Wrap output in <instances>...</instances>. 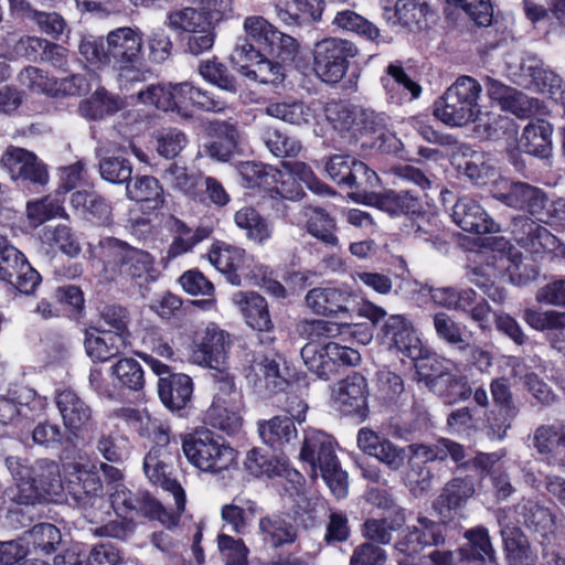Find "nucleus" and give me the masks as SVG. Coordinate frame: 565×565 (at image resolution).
<instances>
[{
	"mask_svg": "<svg viewBox=\"0 0 565 565\" xmlns=\"http://www.w3.org/2000/svg\"><path fill=\"white\" fill-rule=\"evenodd\" d=\"M100 253L106 279L115 280L119 276H125L140 286L154 281V258L148 252L117 238L106 237L100 241Z\"/></svg>",
	"mask_w": 565,
	"mask_h": 565,
	"instance_id": "1",
	"label": "nucleus"
},
{
	"mask_svg": "<svg viewBox=\"0 0 565 565\" xmlns=\"http://www.w3.org/2000/svg\"><path fill=\"white\" fill-rule=\"evenodd\" d=\"M300 458L310 465L312 479L318 477L319 471L323 481L337 498L347 495L348 476L340 468L331 436L320 430H307L300 450Z\"/></svg>",
	"mask_w": 565,
	"mask_h": 565,
	"instance_id": "2",
	"label": "nucleus"
},
{
	"mask_svg": "<svg viewBox=\"0 0 565 565\" xmlns=\"http://www.w3.org/2000/svg\"><path fill=\"white\" fill-rule=\"evenodd\" d=\"M482 87L470 76H460L434 104V115L449 127H462L478 119Z\"/></svg>",
	"mask_w": 565,
	"mask_h": 565,
	"instance_id": "3",
	"label": "nucleus"
},
{
	"mask_svg": "<svg viewBox=\"0 0 565 565\" xmlns=\"http://www.w3.org/2000/svg\"><path fill=\"white\" fill-rule=\"evenodd\" d=\"M66 490L90 523L103 521L108 510L103 484L94 463L71 462L65 468Z\"/></svg>",
	"mask_w": 565,
	"mask_h": 565,
	"instance_id": "4",
	"label": "nucleus"
},
{
	"mask_svg": "<svg viewBox=\"0 0 565 565\" xmlns=\"http://www.w3.org/2000/svg\"><path fill=\"white\" fill-rule=\"evenodd\" d=\"M182 451L194 468L205 473L220 475L237 465V451L210 430L186 435Z\"/></svg>",
	"mask_w": 565,
	"mask_h": 565,
	"instance_id": "5",
	"label": "nucleus"
},
{
	"mask_svg": "<svg viewBox=\"0 0 565 565\" xmlns=\"http://www.w3.org/2000/svg\"><path fill=\"white\" fill-rule=\"evenodd\" d=\"M493 198L505 206L524 212L540 223L554 218L553 203L545 191L526 182L503 180L492 190Z\"/></svg>",
	"mask_w": 565,
	"mask_h": 565,
	"instance_id": "6",
	"label": "nucleus"
},
{
	"mask_svg": "<svg viewBox=\"0 0 565 565\" xmlns=\"http://www.w3.org/2000/svg\"><path fill=\"white\" fill-rule=\"evenodd\" d=\"M243 30L246 41L267 55L275 56L282 62L294 61L299 51V44L292 36L281 33L264 17L250 15L244 19Z\"/></svg>",
	"mask_w": 565,
	"mask_h": 565,
	"instance_id": "7",
	"label": "nucleus"
},
{
	"mask_svg": "<svg viewBox=\"0 0 565 565\" xmlns=\"http://www.w3.org/2000/svg\"><path fill=\"white\" fill-rule=\"evenodd\" d=\"M358 53L355 45L347 40L327 38L315 44L313 71L327 84L339 83L347 74L349 60Z\"/></svg>",
	"mask_w": 565,
	"mask_h": 565,
	"instance_id": "8",
	"label": "nucleus"
},
{
	"mask_svg": "<svg viewBox=\"0 0 565 565\" xmlns=\"http://www.w3.org/2000/svg\"><path fill=\"white\" fill-rule=\"evenodd\" d=\"M301 358L307 369L322 380L337 374L341 365H355L361 359L356 350L332 341L307 343L301 350Z\"/></svg>",
	"mask_w": 565,
	"mask_h": 565,
	"instance_id": "9",
	"label": "nucleus"
},
{
	"mask_svg": "<svg viewBox=\"0 0 565 565\" xmlns=\"http://www.w3.org/2000/svg\"><path fill=\"white\" fill-rule=\"evenodd\" d=\"M110 505L118 516L142 515L150 520H157L162 525L171 527L177 525L178 516L168 511L159 501L146 492L132 493L124 484H116L110 494Z\"/></svg>",
	"mask_w": 565,
	"mask_h": 565,
	"instance_id": "10",
	"label": "nucleus"
},
{
	"mask_svg": "<svg viewBox=\"0 0 565 565\" xmlns=\"http://www.w3.org/2000/svg\"><path fill=\"white\" fill-rule=\"evenodd\" d=\"M242 175L250 188H259L268 192L271 199L296 201L302 196V189L298 180L273 167L258 163H246Z\"/></svg>",
	"mask_w": 565,
	"mask_h": 565,
	"instance_id": "11",
	"label": "nucleus"
},
{
	"mask_svg": "<svg viewBox=\"0 0 565 565\" xmlns=\"http://www.w3.org/2000/svg\"><path fill=\"white\" fill-rule=\"evenodd\" d=\"M252 43H236L232 61L239 67L245 77L262 84H279L284 81L285 72L280 63L265 56Z\"/></svg>",
	"mask_w": 565,
	"mask_h": 565,
	"instance_id": "12",
	"label": "nucleus"
},
{
	"mask_svg": "<svg viewBox=\"0 0 565 565\" xmlns=\"http://www.w3.org/2000/svg\"><path fill=\"white\" fill-rule=\"evenodd\" d=\"M171 460L172 455L167 447L156 446L145 457L143 471L151 483L171 493L175 504L173 512L179 518L185 508V492L172 477Z\"/></svg>",
	"mask_w": 565,
	"mask_h": 565,
	"instance_id": "13",
	"label": "nucleus"
},
{
	"mask_svg": "<svg viewBox=\"0 0 565 565\" xmlns=\"http://www.w3.org/2000/svg\"><path fill=\"white\" fill-rule=\"evenodd\" d=\"M195 86L189 82L179 84L151 85L138 92L143 104L153 105L163 111H175L181 116L189 115L193 106Z\"/></svg>",
	"mask_w": 565,
	"mask_h": 565,
	"instance_id": "14",
	"label": "nucleus"
},
{
	"mask_svg": "<svg viewBox=\"0 0 565 565\" xmlns=\"http://www.w3.org/2000/svg\"><path fill=\"white\" fill-rule=\"evenodd\" d=\"M356 444L361 451L375 458L391 471H399L405 466L407 447H401L367 427L358 431Z\"/></svg>",
	"mask_w": 565,
	"mask_h": 565,
	"instance_id": "15",
	"label": "nucleus"
},
{
	"mask_svg": "<svg viewBox=\"0 0 565 565\" xmlns=\"http://www.w3.org/2000/svg\"><path fill=\"white\" fill-rule=\"evenodd\" d=\"M230 348V335L216 324H209L195 341L190 360L198 365L221 370Z\"/></svg>",
	"mask_w": 565,
	"mask_h": 565,
	"instance_id": "16",
	"label": "nucleus"
},
{
	"mask_svg": "<svg viewBox=\"0 0 565 565\" xmlns=\"http://www.w3.org/2000/svg\"><path fill=\"white\" fill-rule=\"evenodd\" d=\"M382 337L384 342L405 356L416 360L422 356L423 344L415 333L413 323L403 315H392L383 323Z\"/></svg>",
	"mask_w": 565,
	"mask_h": 565,
	"instance_id": "17",
	"label": "nucleus"
},
{
	"mask_svg": "<svg viewBox=\"0 0 565 565\" xmlns=\"http://www.w3.org/2000/svg\"><path fill=\"white\" fill-rule=\"evenodd\" d=\"M444 542V526L426 516H418L417 525L408 526L399 535L395 548L403 554L415 555L428 546H438Z\"/></svg>",
	"mask_w": 565,
	"mask_h": 565,
	"instance_id": "18",
	"label": "nucleus"
},
{
	"mask_svg": "<svg viewBox=\"0 0 565 565\" xmlns=\"http://www.w3.org/2000/svg\"><path fill=\"white\" fill-rule=\"evenodd\" d=\"M12 180L30 181L36 184H45L49 179L45 167L38 157L23 148L9 147L0 160Z\"/></svg>",
	"mask_w": 565,
	"mask_h": 565,
	"instance_id": "19",
	"label": "nucleus"
},
{
	"mask_svg": "<svg viewBox=\"0 0 565 565\" xmlns=\"http://www.w3.org/2000/svg\"><path fill=\"white\" fill-rule=\"evenodd\" d=\"M509 70L512 81L518 85L525 87L534 85L539 90L551 95L556 94L562 87L561 76L544 67V63L535 56L524 58L515 70L511 66Z\"/></svg>",
	"mask_w": 565,
	"mask_h": 565,
	"instance_id": "20",
	"label": "nucleus"
},
{
	"mask_svg": "<svg viewBox=\"0 0 565 565\" xmlns=\"http://www.w3.org/2000/svg\"><path fill=\"white\" fill-rule=\"evenodd\" d=\"M6 465L13 484L6 490V495L20 505H34L45 501L36 483L32 481V470L18 457H9Z\"/></svg>",
	"mask_w": 565,
	"mask_h": 565,
	"instance_id": "21",
	"label": "nucleus"
},
{
	"mask_svg": "<svg viewBox=\"0 0 565 565\" xmlns=\"http://www.w3.org/2000/svg\"><path fill=\"white\" fill-rule=\"evenodd\" d=\"M207 257L211 264L226 275L233 286L242 285V278L248 276L253 262L243 248L226 243L214 245Z\"/></svg>",
	"mask_w": 565,
	"mask_h": 565,
	"instance_id": "22",
	"label": "nucleus"
},
{
	"mask_svg": "<svg viewBox=\"0 0 565 565\" xmlns=\"http://www.w3.org/2000/svg\"><path fill=\"white\" fill-rule=\"evenodd\" d=\"M367 395L366 380L358 373L340 381L333 390V398L340 411L361 418L367 415Z\"/></svg>",
	"mask_w": 565,
	"mask_h": 565,
	"instance_id": "23",
	"label": "nucleus"
},
{
	"mask_svg": "<svg viewBox=\"0 0 565 565\" xmlns=\"http://www.w3.org/2000/svg\"><path fill=\"white\" fill-rule=\"evenodd\" d=\"M106 46L109 65L135 64L141 52L142 38L135 29L118 28L107 34Z\"/></svg>",
	"mask_w": 565,
	"mask_h": 565,
	"instance_id": "24",
	"label": "nucleus"
},
{
	"mask_svg": "<svg viewBox=\"0 0 565 565\" xmlns=\"http://www.w3.org/2000/svg\"><path fill=\"white\" fill-rule=\"evenodd\" d=\"M55 404L64 428L74 436L83 431L93 418L90 406L72 390L58 392Z\"/></svg>",
	"mask_w": 565,
	"mask_h": 565,
	"instance_id": "25",
	"label": "nucleus"
},
{
	"mask_svg": "<svg viewBox=\"0 0 565 565\" xmlns=\"http://www.w3.org/2000/svg\"><path fill=\"white\" fill-rule=\"evenodd\" d=\"M512 234L516 243L533 255L552 249L556 243V237L547 228L525 216L513 218Z\"/></svg>",
	"mask_w": 565,
	"mask_h": 565,
	"instance_id": "26",
	"label": "nucleus"
},
{
	"mask_svg": "<svg viewBox=\"0 0 565 565\" xmlns=\"http://www.w3.org/2000/svg\"><path fill=\"white\" fill-rule=\"evenodd\" d=\"M246 379L259 394L264 395L274 394L286 384L280 375L275 353L257 354L249 365Z\"/></svg>",
	"mask_w": 565,
	"mask_h": 565,
	"instance_id": "27",
	"label": "nucleus"
},
{
	"mask_svg": "<svg viewBox=\"0 0 565 565\" xmlns=\"http://www.w3.org/2000/svg\"><path fill=\"white\" fill-rule=\"evenodd\" d=\"M130 344L125 333L111 330H86L84 347L87 355L95 362H106L119 355Z\"/></svg>",
	"mask_w": 565,
	"mask_h": 565,
	"instance_id": "28",
	"label": "nucleus"
},
{
	"mask_svg": "<svg viewBox=\"0 0 565 565\" xmlns=\"http://www.w3.org/2000/svg\"><path fill=\"white\" fill-rule=\"evenodd\" d=\"M355 297L347 287L313 288L306 296L307 306L318 315L349 312Z\"/></svg>",
	"mask_w": 565,
	"mask_h": 565,
	"instance_id": "29",
	"label": "nucleus"
},
{
	"mask_svg": "<svg viewBox=\"0 0 565 565\" xmlns=\"http://www.w3.org/2000/svg\"><path fill=\"white\" fill-rule=\"evenodd\" d=\"M454 222L463 231L473 234H488L498 231V225L484 209L473 199L460 198L452 209Z\"/></svg>",
	"mask_w": 565,
	"mask_h": 565,
	"instance_id": "30",
	"label": "nucleus"
},
{
	"mask_svg": "<svg viewBox=\"0 0 565 565\" xmlns=\"http://www.w3.org/2000/svg\"><path fill=\"white\" fill-rule=\"evenodd\" d=\"M232 302L243 315L246 323L259 332H268L274 328L266 300L253 291H236Z\"/></svg>",
	"mask_w": 565,
	"mask_h": 565,
	"instance_id": "31",
	"label": "nucleus"
},
{
	"mask_svg": "<svg viewBox=\"0 0 565 565\" xmlns=\"http://www.w3.org/2000/svg\"><path fill=\"white\" fill-rule=\"evenodd\" d=\"M463 537L467 543L459 548L462 561L469 564L498 565L497 552L487 527L478 525L469 529L465 532Z\"/></svg>",
	"mask_w": 565,
	"mask_h": 565,
	"instance_id": "32",
	"label": "nucleus"
},
{
	"mask_svg": "<svg viewBox=\"0 0 565 565\" xmlns=\"http://www.w3.org/2000/svg\"><path fill=\"white\" fill-rule=\"evenodd\" d=\"M46 406V399L36 394V392L26 386H17L8 390L0 396V422L9 424L20 414L23 407L31 411H42Z\"/></svg>",
	"mask_w": 565,
	"mask_h": 565,
	"instance_id": "33",
	"label": "nucleus"
},
{
	"mask_svg": "<svg viewBox=\"0 0 565 565\" xmlns=\"http://www.w3.org/2000/svg\"><path fill=\"white\" fill-rule=\"evenodd\" d=\"M497 519L501 527L500 533L509 565H534V557L527 539L519 527L510 526L505 522V510H499Z\"/></svg>",
	"mask_w": 565,
	"mask_h": 565,
	"instance_id": "34",
	"label": "nucleus"
},
{
	"mask_svg": "<svg viewBox=\"0 0 565 565\" xmlns=\"http://www.w3.org/2000/svg\"><path fill=\"white\" fill-rule=\"evenodd\" d=\"M518 522L536 533L542 539H548L555 531V515L553 512L531 499H523L516 507Z\"/></svg>",
	"mask_w": 565,
	"mask_h": 565,
	"instance_id": "35",
	"label": "nucleus"
},
{
	"mask_svg": "<svg viewBox=\"0 0 565 565\" xmlns=\"http://www.w3.org/2000/svg\"><path fill=\"white\" fill-rule=\"evenodd\" d=\"M409 458L427 465L433 461H444L447 457L456 463L466 459L467 454L462 445L448 438H441L436 444H412L407 446Z\"/></svg>",
	"mask_w": 565,
	"mask_h": 565,
	"instance_id": "36",
	"label": "nucleus"
},
{
	"mask_svg": "<svg viewBox=\"0 0 565 565\" xmlns=\"http://www.w3.org/2000/svg\"><path fill=\"white\" fill-rule=\"evenodd\" d=\"M158 393L161 402L171 411L184 408L191 401L193 383L190 376L177 373L158 381Z\"/></svg>",
	"mask_w": 565,
	"mask_h": 565,
	"instance_id": "37",
	"label": "nucleus"
},
{
	"mask_svg": "<svg viewBox=\"0 0 565 565\" xmlns=\"http://www.w3.org/2000/svg\"><path fill=\"white\" fill-rule=\"evenodd\" d=\"M522 318L530 328L536 331H553L565 335V312L525 308ZM550 341L554 349L565 354V340L558 339V334L553 333Z\"/></svg>",
	"mask_w": 565,
	"mask_h": 565,
	"instance_id": "38",
	"label": "nucleus"
},
{
	"mask_svg": "<svg viewBox=\"0 0 565 565\" xmlns=\"http://www.w3.org/2000/svg\"><path fill=\"white\" fill-rule=\"evenodd\" d=\"M356 119L355 137L363 134L379 132V139L382 140L379 147L382 150L393 152L399 149V140L386 131L390 118L385 114L360 107Z\"/></svg>",
	"mask_w": 565,
	"mask_h": 565,
	"instance_id": "39",
	"label": "nucleus"
},
{
	"mask_svg": "<svg viewBox=\"0 0 565 565\" xmlns=\"http://www.w3.org/2000/svg\"><path fill=\"white\" fill-rule=\"evenodd\" d=\"M168 227L173 234L172 243L167 252L168 260L191 252L196 244L206 239L211 234L209 227L201 226L192 230L182 221L172 216L168 220Z\"/></svg>",
	"mask_w": 565,
	"mask_h": 565,
	"instance_id": "40",
	"label": "nucleus"
},
{
	"mask_svg": "<svg viewBox=\"0 0 565 565\" xmlns=\"http://www.w3.org/2000/svg\"><path fill=\"white\" fill-rule=\"evenodd\" d=\"M162 178L173 190L180 191L196 201L204 202L203 178L200 173L177 163H171L164 170Z\"/></svg>",
	"mask_w": 565,
	"mask_h": 565,
	"instance_id": "41",
	"label": "nucleus"
},
{
	"mask_svg": "<svg viewBox=\"0 0 565 565\" xmlns=\"http://www.w3.org/2000/svg\"><path fill=\"white\" fill-rule=\"evenodd\" d=\"M307 232L329 246H337L339 239L334 234L335 222L320 207L303 206L300 211Z\"/></svg>",
	"mask_w": 565,
	"mask_h": 565,
	"instance_id": "42",
	"label": "nucleus"
},
{
	"mask_svg": "<svg viewBox=\"0 0 565 565\" xmlns=\"http://www.w3.org/2000/svg\"><path fill=\"white\" fill-rule=\"evenodd\" d=\"M552 126L544 120L527 124L520 138V147L529 154L546 158L552 151Z\"/></svg>",
	"mask_w": 565,
	"mask_h": 565,
	"instance_id": "43",
	"label": "nucleus"
},
{
	"mask_svg": "<svg viewBox=\"0 0 565 565\" xmlns=\"http://www.w3.org/2000/svg\"><path fill=\"white\" fill-rule=\"evenodd\" d=\"M276 12L287 24L309 23L320 20L322 9L319 0H277Z\"/></svg>",
	"mask_w": 565,
	"mask_h": 565,
	"instance_id": "44",
	"label": "nucleus"
},
{
	"mask_svg": "<svg viewBox=\"0 0 565 565\" xmlns=\"http://www.w3.org/2000/svg\"><path fill=\"white\" fill-rule=\"evenodd\" d=\"M32 481L36 483L45 501L60 495L63 490L60 466L50 459H39L32 466Z\"/></svg>",
	"mask_w": 565,
	"mask_h": 565,
	"instance_id": "45",
	"label": "nucleus"
},
{
	"mask_svg": "<svg viewBox=\"0 0 565 565\" xmlns=\"http://www.w3.org/2000/svg\"><path fill=\"white\" fill-rule=\"evenodd\" d=\"M262 440L273 448H280L297 437L294 420L287 416H275L258 424Z\"/></svg>",
	"mask_w": 565,
	"mask_h": 565,
	"instance_id": "46",
	"label": "nucleus"
},
{
	"mask_svg": "<svg viewBox=\"0 0 565 565\" xmlns=\"http://www.w3.org/2000/svg\"><path fill=\"white\" fill-rule=\"evenodd\" d=\"M109 375L115 387L141 391L145 386V372L134 358L119 359L109 367Z\"/></svg>",
	"mask_w": 565,
	"mask_h": 565,
	"instance_id": "47",
	"label": "nucleus"
},
{
	"mask_svg": "<svg viewBox=\"0 0 565 565\" xmlns=\"http://www.w3.org/2000/svg\"><path fill=\"white\" fill-rule=\"evenodd\" d=\"M126 195L131 201L149 203L152 209L160 207L164 202L163 188L151 175H137L131 179L126 184Z\"/></svg>",
	"mask_w": 565,
	"mask_h": 565,
	"instance_id": "48",
	"label": "nucleus"
},
{
	"mask_svg": "<svg viewBox=\"0 0 565 565\" xmlns=\"http://www.w3.org/2000/svg\"><path fill=\"white\" fill-rule=\"evenodd\" d=\"M258 513L256 502L249 499L235 497L228 504L221 509L222 520L231 526L235 534H244L246 527Z\"/></svg>",
	"mask_w": 565,
	"mask_h": 565,
	"instance_id": "49",
	"label": "nucleus"
},
{
	"mask_svg": "<svg viewBox=\"0 0 565 565\" xmlns=\"http://www.w3.org/2000/svg\"><path fill=\"white\" fill-rule=\"evenodd\" d=\"M258 531L264 541L270 543L274 547L291 544L297 539L296 526L276 514L262 518L258 522Z\"/></svg>",
	"mask_w": 565,
	"mask_h": 565,
	"instance_id": "50",
	"label": "nucleus"
},
{
	"mask_svg": "<svg viewBox=\"0 0 565 565\" xmlns=\"http://www.w3.org/2000/svg\"><path fill=\"white\" fill-rule=\"evenodd\" d=\"M313 106V104L307 105L297 100L270 103L265 107V114L290 125L302 126L315 118Z\"/></svg>",
	"mask_w": 565,
	"mask_h": 565,
	"instance_id": "51",
	"label": "nucleus"
},
{
	"mask_svg": "<svg viewBox=\"0 0 565 565\" xmlns=\"http://www.w3.org/2000/svg\"><path fill=\"white\" fill-rule=\"evenodd\" d=\"M375 206L391 216L416 214L422 209L419 200L409 191L397 192L394 190L379 194Z\"/></svg>",
	"mask_w": 565,
	"mask_h": 565,
	"instance_id": "52",
	"label": "nucleus"
},
{
	"mask_svg": "<svg viewBox=\"0 0 565 565\" xmlns=\"http://www.w3.org/2000/svg\"><path fill=\"white\" fill-rule=\"evenodd\" d=\"M61 540L60 530L51 523L36 524L23 536L30 554H50L55 551Z\"/></svg>",
	"mask_w": 565,
	"mask_h": 565,
	"instance_id": "53",
	"label": "nucleus"
},
{
	"mask_svg": "<svg viewBox=\"0 0 565 565\" xmlns=\"http://www.w3.org/2000/svg\"><path fill=\"white\" fill-rule=\"evenodd\" d=\"M455 311L466 313L481 329L488 327L491 307L486 300L477 301V294L472 288H457Z\"/></svg>",
	"mask_w": 565,
	"mask_h": 565,
	"instance_id": "54",
	"label": "nucleus"
},
{
	"mask_svg": "<svg viewBox=\"0 0 565 565\" xmlns=\"http://www.w3.org/2000/svg\"><path fill=\"white\" fill-rule=\"evenodd\" d=\"M333 24L342 30L356 32L377 44L391 42V38L382 35L375 24L351 10L338 12L333 19Z\"/></svg>",
	"mask_w": 565,
	"mask_h": 565,
	"instance_id": "55",
	"label": "nucleus"
},
{
	"mask_svg": "<svg viewBox=\"0 0 565 565\" xmlns=\"http://www.w3.org/2000/svg\"><path fill=\"white\" fill-rule=\"evenodd\" d=\"M308 328L312 341H315V339L319 340L323 338H342V340H347L349 337H355L358 333L362 335L359 340L361 343L365 344L371 340V335L366 332H361V327L358 324H339L326 320H313L308 323Z\"/></svg>",
	"mask_w": 565,
	"mask_h": 565,
	"instance_id": "56",
	"label": "nucleus"
},
{
	"mask_svg": "<svg viewBox=\"0 0 565 565\" xmlns=\"http://www.w3.org/2000/svg\"><path fill=\"white\" fill-rule=\"evenodd\" d=\"M166 25L175 32L200 31L210 25L206 15L192 7L171 10L166 18Z\"/></svg>",
	"mask_w": 565,
	"mask_h": 565,
	"instance_id": "57",
	"label": "nucleus"
},
{
	"mask_svg": "<svg viewBox=\"0 0 565 565\" xmlns=\"http://www.w3.org/2000/svg\"><path fill=\"white\" fill-rule=\"evenodd\" d=\"M433 324L439 340L460 351L469 350L470 343L465 337V327L455 321L446 312L435 313L433 316Z\"/></svg>",
	"mask_w": 565,
	"mask_h": 565,
	"instance_id": "58",
	"label": "nucleus"
},
{
	"mask_svg": "<svg viewBox=\"0 0 565 565\" xmlns=\"http://www.w3.org/2000/svg\"><path fill=\"white\" fill-rule=\"evenodd\" d=\"M235 224L246 231L248 238L264 243L273 233V226L253 207H243L234 215Z\"/></svg>",
	"mask_w": 565,
	"mask_h": 565,
	"instance_id": "59",
	"label": "nucleus"
},
{
	"mask_svg": "<svg viewBox=\"0 0 565 565\" xmlns=\"http://www.w3.org/2000/svg\"><path fill=\"white\" fill-rule=\"evenodd\" d=\"M72 205L87 213L97 223L105 224L110 221V205L96 192L76 191L71 196Z\"/></svg>",
	"mask_w": 565,
	"mask_h": 565,
	"instance_id": "60",
	"label": "nucleus"
},
{
	"mask_svg": "<svg viewBox=\"0 0 565 565\" xmlns=\"http://www.w3.org/2000/svg\"><path fill=\"white\" fill-rule=\"evenodd\" d=\"M360 107L351 106L342 102L328 103L324 113L327 120L334 130L343 135L350 132L355 137V122Z\"/></svg>",
	"mask_w": 565,
	"mask_h": 565,
	"instance_id": "61",
	"label": "nucleus"
},
{
	"mask_svg": "<svg viewBox=\"0 0 565 565\" xmlns=\"http://www.w3.org/2000/svg\"><path fill=\"white\" fill-rule=\"evenodd\" d=\"M433 390L450 403L466 401L472 395V387L466 376L440 374L433 381Z\"/></svg>",
	"mask_w": 565,
	"mask_h": 565,
	"instance_id": "62",
	"label": "nucleus"
},
{
	"mask_svg": "<svg viewBox=\"0 0 565 565\" xmlns=\"http://www.w3.org/2000/svg\"><path fill=\"white\" fill-rule=\"evenodd\" d=\"M262 139L267 149L279 158L296 157L301 151V143L276 128L267 127L262 134Z\"/></svg>",
	"mask_w": 565,
	"mask_h": 565,
	"instance_id": "63",
	"label": "nucleus"
},
{
	"mask_svg": "<svg viewBox=\"0 0 565 565\" xmlns=\"http://www.w3.org/2000/svg\"><path fill=\"white\" fill-rule=\"evenodd\" d=\"M475 493V484L471 478H455L443 489L439 502L448 509H457L465 504Z\"/></svg>",
	"mask_w": 565,
	"mask_h": 565,
	"instance_id": "64",
	"label": "nucleus"
}]
</instances>
